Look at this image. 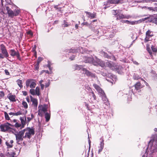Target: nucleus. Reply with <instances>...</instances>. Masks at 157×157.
I'll use <instances>...</instances> for the list:
<instances>
[{"mask_svg": "<svg viewBox=\"0 0 157 157\" xmlns=\"http://www.w3.org/2000/svg\"><path fill=\"white\" fill-rule=\"evenodd\" d=\"M6 9L9 17L12 18L14 16H18L20 13L19 10H15L13 11L8 6H6Z\"/></svg>", "mask_w": 157, "mask_h": 157, "instance_id": "nucleus-1", "label": "nucleus"}, {"mask_svg": "<svg viewBox=\"0 0 157 157\" xmlns=\"http://www.w3.org/2000/svg\"><path fill=\"white\" fill-rule=\"evenodd\" d=\"M25 130V129H24L19 131L17 133L15 134L17 143L18 144H20L21 143V141H22L23 140V139L24 138L23 137Z\"/></svg>", "mask_w": 157, "mask_h": 157, "instance_id": "nucleus-2", "label": "nucleus"}, {"mask_svg": "<svg viewBox=\"0 0 157 157\" xmlns=\"http://www.w3.org/2000/svg\"><path fill=\"white\" fill-rule=\"evenodd\" d=\"M12 126L11 124L7 122L1 124L0 125V128L1 131L6 132L11 131L12 128L10 126Z\"/></svg>", "mask_w": 157, "mask_h": 157, "instance_id": "nucleus-3", "label": "nucleus"}, {"mask_svg": "<svg viewBox=\"0 0 157 157\" xmlns=\"http://www.w3.org/2000/svg\"><path fill=\"white\" fill-rule=\"evenodd\" d=\"M25 132H26L25 133V135L24 136V138H27L30 139L32 136L34 135L35 134L34 129L33 128H28L27 129H25Z\"/></svg>", "mask_w": 157, "mask_h": 157, "instance_id": "nucleus-4", "label": "nucleus"}, {"mask_svg": "<svg viewBox=\"0 0 157 157\" xmlns=\"http://www.w3.org/2000/svg\"><path fill=\"white\" fill-rule=\"evenodd\" d=\"M124 2L123 0H109L106 2H105L104 5L107 6L109 4H122Z\"/></svg>", "mask_w": 157, "mask_h": 157, "instance_id": "nucleus-5", "label": "nucleus"}, {"mask_svg": "<svg viewBox=\"0 0 157 157\" xmlns=\"http://www.w3.org/2000/svg\"><path fill=\"white\" fill-rule=\"evenodd\" d=\"M149 45L147 44V51L148 52L150 55L151 56H152V52L151 51H152L153 54H155V53L157 52V48L156 46H151V49L150 48V47L149 46Z\"/></svg>", "mask_w": 157, "mask_h": 157, "instance_id": "nucleus-6", "label": "nucleus"}, {"mask_svg": "<svg viewBox=\"0 0 157 157\" xmlns=\"http://www.w3.org/2000/svg\"><path fill=\"white\" fill-rule=\"evenodd\" d=\"M132 17V16L129 15H124L123 13H119L117 15V20H119L122 19H130Z\"/></svg>", "mask_w": 157, "mask_h": 157, "instance_id": "nucleus-7", "label": "nucleus"}, {"mask_svg": "<svg viewBox=\"0 0 157 157\" xmlns=\"http://www.w3.org/2000/svg\"><path fill=\"white\" fill-rule=\"evenodd\" d=\"M107 65L111 69L115 70L118 68V66L113 62L111 61L107 62Z\"/></svg>", "mask_w": 157, "mask_h": 157, "instance_id": "nucleus-8", "label": "nucleus"}, {"mask_svg": "<svg viewBox=\"0 0 157 157\" xmlns=\"http://www.w3.org/2000/svg\"><path fill=\"white\" fill-rule=\"evenodd\" d=\"M153 33L149 30H148L146 33V37L145 39V42H146L150 40V38L153 36Z\"/></svg>", "mask_w": 157, "mask_h": 157, "instance_id": "nucleus-9", "label": "nucleus"}, {"mask_svg": "<svg viewBox=\"0 0 157 157\" xmlns=\"http://www.w3.org/2000/svg\"><path fill=\"white\" fill-rule=\"evenodd\" d=\"M93 85L101 96L105 94L104 91L98 85L95 84H93Z\"/></svg>", "mask_w": 157, "mask_h": 157, "instance_id": "nucleus-10", "label": "nucleus"}, {"mask_svg": "<svg viewBox=\"0 0 157 157\" xmlns=\"http://www.w3.org/2000/svg\"><path fill=\"white\" fill-rule=\"evenodd\" d=\"M0 47L2 54L4 55L6 57H8L9 56V54L5 46L3 44H2L1 45Z\"/></svg>", "mask_w": 157, "mask_h": 157, "instance_id": "nucleus-11", "label": "nucleus"}, {"mask_svg": "<svg viewBox=\"0 0 157 157\" xmlns=\"http://www.w3.org/2000/svg\"><path fill=\"white\" fill-rule=\"evenodd\" d=\"M10 55L13 57L17 56V57H19V54L18 51L16 52L14 49H11L10 51Z\"/></svg>", "mask_w": 157, "mask_h": 157, "instance_id": "nucleus-12", "label": "nucleus"}, {"mask_svg": "<svg viewBox=\"0 0 157 157\" xmlns=\"http://www.w3.org/2000/svg\"><path fill=\"white\" fill-rule=\"evenodd\" d=\"M82 71L84 72V74L88 76H91L94 78L96 77V76L94 74L91 73V72L86 70L85 68L82 69Z\"/></svg>", "mask_w": 157, "mask_h": 157, "instance_id": "nucleus-13", "label": "nucleus"}, {"mask_svg": "<svg viewBox=\"0 0 157 157\" xmlns=\"http://www.w3.org/2000/svg\"><path fill=\"white\" fill-rule=\"evenodd\" d=\"M39 108L40 110L42 111L43 113H45L47 111V105H44L43 106L41 105L40 106H39Z\"/></svg>", "mask_w": 157, "mask_h": 157, "instance_id": "nucleus-14", "label": "nucleus"}, {"mask_svg": "<svg viewBox=\"0 0 157 157\" xmlns=\"http://www.w3.org/2000/svg\"><path fill=\"white\" fill-rule=\"evenodd\" d=\"M84 61L86 63H90L92 62L93 60V59L92 57H87L84 56Z\"/></svg>", "mask_w": 157, "mask_h": 157, "instance_id": "nucleus-15", "label": "nucleus"}, {"mask_svg": "<svg viewBox=\"0 0 157 157\" xmlns=\"http://www.w3.org/2000/svg\"><path fill=\"white\" fill-rule=\"evenodd\" d=\"M20 119L21 121L22 125V127H24V126L26 123V117L25 116L24 117H21Z\"/></svg>", "mask_w": 157, "mask_h": 157, "instance_id": "nucleus-16", "label": "nucleus"}, {"mask_svg": "<svg viewBox=\"0 0 157 157\" xmlns=\"http://www.w3.org/2000/svg\"><path fill=\"white\" fill-rule=\"evenodd\" d=\"M92 62L93 65H94L97 66L98 65L100 64L101 63V61L96 58L95 60L93 59Z\"/></svg>", "mask_w": 157, "mask_h": 157, "instance_id": "nucleus-17", "label": "nucleus"}, {"mask_svg": "<svg viewBox=\"0 0 157 157\" xmlns=\"http://www.w3.org/2000/svg\"><path fill=\"white\" fill-rule=\"evenodd\" d=\"M31 101L32 102L33 104L34 105V106L35 107H37L38 104L37 100L35 98H33L32 96H30Z\"/></svg>", "mask_w": 157, "mask_h": 157, "instance_id": "nucleus-18", "label": "nucleus"}, {"mask_svg": "<svg viewBox=\"0 0 157 157\" xmlns=\"http://www.w3.org/2000/svg\"><path fill=\"white\" fill-rule=\"evenodd\" d=\"M13 140H10V142L8 141H6V144L7 147L8 148H12L13 146Z\"/></svg>", "mask_w": 157, "mask_h": 157, "instance_id": "nucleus-19", "label": "nucleus"}, {"mask_svg": "<svg viewBox=\"0 0 157 157\" xmlns=\"http://www.w3.org/2000/svg\"><path fill=\"white\" fill-rule=\"evenodd\" d=\"M104 140L103 139H102L101 141V142L100 144V147H99V148L98 150V153H99L100 152H101L102 151L104 147Z\"/></svg>", "mask_w": 157, "mask_h": 157, "instance_id": "nucleus-20", "label": "nucleus"}, {"mask_svg": "<svg viewBox=\"0 0 157 157\" xmlns=\"http://www.w3.org/2000/svg\"><path fill=\"white\" fill-rule=\"evenodd\" d=\"M143 87V86L140 82H137L135 85V87L136 90H139Z\"/></svg>", "mask_w": 157, "mask_h": 157, "instance_id": "nucleus-21", "label": "nucleus"}, {"mask_svg": "<svg viewBox=\"0 0 157 157\" xmlns=\"http://www.w3.org/2000/svg\"><path fill=\"white\" fill-rule=\"evenodd\" d=\"M87 15H88V17H90V18L92 19L94 18H95L96 15L95 13H91L90 12H86Z\"/></svg>", "mask_w": 157, "mask_h": 157, "instance_id": "nucleus-22", "label": "nucleus"}, {"mask_svg": "<svg viewBox=\"0 0 157 157\" xmlns=\"http://www.w3.org/2000/svg\"><path fill=\"white\" fill-rule=\"evenodd\" d=\"M101 96V98L104 103H105L106 105H107V104L108 103V99L106 98L105 94H104V95H103Z\"/></svg>", "mask_w": 157, "mask_h": 157, "instance_id": "nucleus-23", "label": "nucleus"}, {"mask_svg": "<svg viewBox=\"0 0 157 157\" xmlns=\"http://www.w3.org/2000/svg\"><path fill=\"white\" fill-rule=\"evenodd\" d=\"M157 138V136H155V137L153 139L151 140L148 143V147H151L153 145V143L154 142L156 139Z\"/></svg>", "mask_w": 157, "mask_h": 157, "instance_id": "nucleus-24", "label": "nucleus"}, {"mask_svg": "<svg viewBox=\"0 0 157 157\" xmlns=\"http://www.w3.org/2000/svg\"><path fill=\"white\" fill-rule=\"evenodd\" d=\"M83 67L81 65H75V70H82V69H84Z\"/></svg>", "mask_w": 157, "mask_h": 157, "instance_id": "nucleus-25", "label": "nucleus"}, {"mask_svg": "<svg viewBox=\"0 0 157 157\" xmlns=\"http://www.w3.org/2000/svg\"><path fill=\"white\" fill-rule=\"evenodd\" d=\"M141 22V20H139L138 21H130V24L132 25H136L139 23H140Z\"/></svg>", "mask_w": 157, "mask_h": 157, "instance_id": "nucleus-26", "label": "nucleus"}, {"mask_svg": "<svg viewBox=\"0 0 157 157\" xmlns=\"http://www.w3.org/2000/svg\"><path fill=\"white\" fill-rule=\"evenodd\" d=\"M100 53L102 56H103L105 58H109V56L106 53L103 52L102 50L100 52Z\"/></svg>", "mask_w": 157, "mask_h": 157, "instance_id": "nucleus-27", "label": "nucleus"}, {"mask_svg": "<svg viewBox=\"0 0 157 157\" xmlns=\"http://www.w3.org/2000/svg\"><path fill=\"white\" fill-rule=\"evenodd\" d=\"M33 79H27L26 82L25 84L26 86L27 87L30 86V85Z\"/></svg>", "mask_w": 157, "mask_h": 157, "instance_id": "nucleus-28", "label": "nucleus"}, {"mask_svg": "<svg viewBox=\"0 0 157 157\" xmlns=\"http://www.w3.org/2000/svg\"><path fill=\"white\" fill-rule=\"evenodd\" d=\"M91 91L89 93V95L91 96H92L93 97V100H96V97L95 95L94 92L91 90Z\"/></svg>", "mask_w": 157, "mask_h": 157, "instance_id": "nucleus-29", "label": "nucleus"}, {"mask_svg": "<svg viewBox=\"0 0 157 157\" xmlns=\"http://www.w3.org/2000/svg\"><path fill=\"white\" fill-rule=\"evenodd\" d=\"M9 99L10 100V101H16V100L15 99V96L13 95H10L9 97Z\"/></svg>", "mask_w": 157, "mask_h": 157, "instance_id": "nucleus-30", "label": "nucleus"}, {"mask_svg": "<svg viewBox=\"0 0 157 157\" xmlns=\"http://www.w3.org/2000/svg\"><path fill=\"white\" fill-rule=\"evenodd\" d=\"M36 85V82L34 81V80L33 79L30 85V87L32 88H34L35 87Z\"/></svg>", "mask_w": 157, "mask_h": 157, "instance_id": "nucleus-31", "label": "nucleus"}, {"mask_svg": "<svg viewBox=\"0 0 157 157\" xmlns=\"http://www.w3.org/2000/svg\"><path fill=\"white\" fill-rule=\"evenodd\" d=\"M14 126L17 128H19L20 129H21L23 128L22 127V125H21V124L17 122H16L15 124H14Z\"/></svg>", "mask_w": 157, "mask_h": 157, "instance_id": "nucleus-32", "label": "nucleus"}, {"mask_svg": "<svg viewBox=\"0 0 157 157\" xmlns=\"http://www.w3.org/2000/svg\"><path fill=\"white\" fill-rule=\"evenodd\" d=\"M45 117L46 118V121L47 122L50 119V115L49 113H45Z\"/></svg>", "mask_w": 157, "mask_h": 157, "instance_id": "nucleus-33", "label": "nucleus"}, {"mask_svg": "<svg viewBox=\"0 0 157 157\" xmlns=\"http://www.w3.org/2000/svg\"><path fill=\"white\" fill-rule=\"evenodd\" d=\"M22 80L20 79H18L17 81L18 85L21 88L23 87V86L22 85Z\"/></svg>", "mask_w": 157, "mask_h": 157, "instance_id": "nucleus-34", "label": "nucleus"}, {"mask_svg": "<svg viewBox=\"0 0 157 157\" xmlns=\"http://www.w3.org/2000/svg\"><path fill=\"white\" fill-rule=\"evenodd\" d=\"M35 92L36 93V95L38 96H39L40 95V88L39 87H36L35 90Z\"/></svg>", "mask_w": 157, "mask_h": 157, "instance_id": "nucleus-35", "label": "nucleus"}, {"mask_svg": "<svg viewBox=\"0 0 157 157\" xmlns=\"http://www.w3.org/2000/svg\"><path fill=\"white\" fill-rule=\"evenodd\" d=\"M22 104L23 105V107L25 109H27L28 107V104L27 102L24 101H22Z\"/></svg>", "mask_w": 157, "mask_h": 157, "instance_id": "nucleus-36", "label": "nucleus"}, {"mask_svg": "<svg viewBox=\"0 0 157 157\" xmlns=\"http://www.w3.org/2000/svg\"><path fill=\"white\" fill-rule=\"evenodd\" d=\"M69 25L68 24V23L65 20H64L63 21V26L64 27H68Z\"/></svg>", "mask_w": 157, "mask_h": 157, "instance_id": "nucleus-37", "label": "nucleus"}, {"mask_svg": "<svg viewBox=\"0 0 157 157\" xmlns=\"http://www.w3.org/2000/svg\"><path fill=\"white\" fill-rule=\"evenodd\" d=\"M4 113L6 119L7 120H10V117H9L8 113L6 112H4Z\"/></svg>", "mask_w": 157, "mask_h": 157, "instance_id": "nucleus-38", "label": "nucleus"}, {"mask_svg": "<svg viewBox=\"0 0 157 157\" xmlns=\"http://www.w3.org/2000/svg\"><path fill=\"white\" fill-rule=\"evenodd\" d=\"M133 78L135 80H138L140 78V77L136 74H134L133 76Z\"/></svg>", "mask_w": 157, "mask_h": 157, "instance_id": "nucleus-39", "label": "nucleus"}, {"mask_svg": "<svg viewBox=\"0 0 157 157\" xmlns=\"http://www.w3.org/2000/svg\"><path fill=\"white\" fill-rule=\"evenodd\" d=\"M22 112L21 111H18L17 112L14 113V116H18L22 115Z\"/></svg>", "mask_w": 157, "mask_h": 157, "instance_id": "nucleus-40", "label": "nucleus"}, {"mask_svg": "<svg viewBox=\"0 0 157 157\" xmlns=\"http://www.w3.org/2000/svg\"><path fill=\"white\" fill-rule=\"evenodd\" d=\"M43 60V58L42 57H39L37 60V63H36V64H37V66H38L39 63L40 62L42 61Z\"/></svg>", "mask_w": 157, "mask_h": 157, "instance_id": "nucleus-41", "label": "nucleus"}, {"mask_svg": "<svg viewBox=\"0 0 157 157\" xmlns=\"http://www.w3.org/2000/svg\"><path fill=\"white\" fill-rule=\"evenodd\" d=\"M151 21L157 25V17L154 18L151 20Z\"/></svg>", "mask_w": 157, "mask_h": 157, "instance_id": "nucleus-42", "label": "nucleus"}, {"mask_svg": "<svg viewBox=\"0 0 157 157\" xmlns=\"http://www.w3.org/2000/svg\"><path fill=\"white\" fill-rule=\"evenodd\" d=\"M30 94L33 95H35L36 94L35 90L34 89L30 90Z\"/></svg>", "mask_w": 157, "mask_h": 157, "instance_id": "nucleus-43", "label": "nucleus"}, {"mask_svg": "<svg viewBox=\"0 0 157 157\" xmlns=\"http://www.w3.org/2000/svg\"><path fill=\"white\" fill-rule=\"evenodd\" d=\"M118 11L119 10H113L112 11V13L113 14L116 15L117 14V13H118Z\"/></svg>", "mask_w": 157, "mask_h": 157, "instance_id": "nucleus-44", "label": "nucleus"}, {"mask_svg": "<svg viewBox=\"0 0 157 157\" xmlns=\"http://www.w3.org/2000/svg\"><path fill=\"white\" fill-rule=\"evenodd\" d=\"M121 22L123 23H126L128 24H130V21L128 20H122Z\"/></svg>", "mask_w": 157, "mask_h": 157, "instance_id": "nucleus-45", "label": "nucleus"}, {"mask_svg": "<svg viewBox=\"0 0 157 157\" xmlns=\"http://www.w3.org/2000/svg\"><path fill=\"white\" fill-rule=\"evenodd\" d=\"M79 50V49H71V52H72L73 53H74L75 52H78Z\"/></svg>", "mask_w": 157, "mask_h": 157, "instance_id": "nucleus-46", "label": "nucleus"}, {"mask_svg": "<svg viewBox=\"0 0 157 157\" xmlns=\"http://www.w3.org/2000/svg\"><path fill=\"white\" fill-rule=\"evenodd\" d=\"M5 95V94L3 91H0V97H3Z\"/></svg>", "mask_w": 157, "mask_h": 157, "instance_id": "nucleus-47", "label": "nucleus"}, {"mask_svg": "<svg viewBox=\"0 0 157 157\" xmlns=\"http://www.w3.org/2000/svg\"><path fill=\"white\" fill-rule=\"evenodd\" d=\"M44 113L42 111H41L39 109L38 111V114L40 116H41L42 115L43 113Z\"/></svg>", "mask_w": 157, "mask_h": 157, "instance_id": "nucleus-48", "label": "nucleus"}, {"mask_svg": "<svg viewBox=\"0 0 157 157\" xmlns=\"http://www.w3.org/2000/svg\"><path fill=\"white\" fill-rule=\"evenodd\" d=\"M151 0H143L141 1V3H148L150 2Z\"/></svg>", "mask_w": 157, "mask_h": 157, "instance_id": "nucleus-49", "label": "nucleus"}, {"mask_svg": "<svg viewBox=\"0 0 157 157\" xmlns=\"http://www.w3.org/2000/svg\"><path fill=\"white\" fill-rule=\"evenodd\" d=\"M4 71H5V74L6 75H10V73L9 72V71L7 70L6 69Z\"/></svg>", "mask_w": 157, "mask_h": 157, "instance_id": "nucleus-50", "label": "nucleus"}, {"mask_svg": "<svg viewBox=\"0 0 157 157\" xmlns=\"http://www.w3.org/2000/svg\"><path fill=\"white\" fill-rule=\"evenodd\" d=\"M75 57V55H73L71 56L69 58L71 60H72L74 59Z\"/></svg>", "mask_w": 157, "mask_h": 157, "instance_id": "nucleus-51", "label": "nucleus"}, {"mask_svg": "<svg viewBox=\"0 0 157 157\" xmlns=\"http://www.w3.org/2000/svg\"><path fill=\"white\" fill-rule=\"evenodd\" d=\"M5 57V56L2 54H0V59H3Z\"/></svg>", "mask_w": 157, "mask_h": 157, "instance_id": "nucleus-52", "label": "nucleus"}, {"mask_svg": "<svg viewBox=\"0 0 157 157\" xmlns=\"http://www.w3.org/2000/svg\"><path fill=\"white\" fill-rule=\"evenodd\" d=\"M32 119H31V117H27V122L29 123L31 120Z\"/></svg>", "mask_w": 157, "mask_h": 157, "instance_id": "nucleus-53", "label": "nucleus"}, {"mask_svg": "<svg viewBox=\"0 0 157 157\" xmlns=\"http://www.w3.org/2000/svg\"><path fill=\"white\" fill-rule=\"evenodd\" d=\"M147 9L149 11L153 10V9L152 7H147Z\"/></svg>", "mask_w": 157, "mask_h": 157, "instance_id": "nucleus-54", "label": "nucleus"}, {"mask_svg": "<svg viewBox=\"0 0 157 157\" xmlns=\"http://www.w3.org/2000/svg\"><path fill=\"white\" fill-rule=\"evenodd\" d=\"M22 93L23 94V95L25 96H26L27 94V92L25 91H23Z\"/></svg>", "mask_w": 157, "mask_h": 157, "instance_id": "nucleus-55", "label": "nucleus"}, {"mask_svg": "<svg viewBox=\"0 0 157 157\" xmlns=\"http://www.w3.org/2000/svg\"><path fill=\"white\" fill-rule=\"evenodd\" d=\"M49 85H50L49 82H48L45 85V86L46 88L47 87L49 86Z\"/></svg>", "mask_w": 157, "mask_h": 157, "instance_id": "nucleus-56", "label": "nucleus"}, {"mask_svg": "<svg viewBox=\"0 0 157 157\" xmlns=\"http://www.w3.org/2000/svg\"><path fill=\"white\" fill-rule=\"evenodd\" d=\"M40 85L41 86V89L43 90L44 88V84H40Z\"/></svg>", "mask_w": 157, "mask_h": 157, "instance_id": "nucleus-57", "label": "nucleus"}, {"mask_svg": "<svg viewBox=\"0 0 157 157\" xmlns=\"http://www.w3.org/2000/svg\"><path fill=\"white\" fill-rule=\"evenodd\" d=\"M82 24H83L84 25H86L87 26H89V24L87 22H83V23Z\"/></svg>", "mask_w": 157, "mask_h": 157, "instance_id": "nucleus-58", "label": "nucleus"}, {"mask_svg": "<svg viewBox=\"0 0 157 157\" xmlns=\"http://www.w3.org/2000/svg\"><path fill=\"white\" fill-rule=\"evenodd\" d=\"M26 99L28 102H29L30 101V100L28 97H27L26 98Z\"/></svg>", "mask_w": 157, "mask_h": 157, "instance_id": "nucleus-59", "label": "nucleus"}, {"mask_svg": "<svg viewBox=\"0 0 157 157\" xmlns=\"http://www.w3.org/2000/svg\"><path fill=\"white\" fill-rule=\"evenodd\" d=\"M9 114L10 115H13V116H14V113H12V112H10V113H9Z\"/></svg>", "mask_w": 157, "mask_h": 157, "instance_id": "nucleus-60", "label": "nucleus"}, {"mask_svg": "<svg viewBox=\"0 0 157 157\" xmlns=\"http://www.w3.org/2000/svg\"><path fill=\"white\" fill-rule=\"evenodd\" d=\"M36 69L37 70L38 69H39V65L37 66V64H36Z\"/></svg>", "mask_w": 157, "mask_h": 157, "instance_id": "nucleus-61", "label": "nucleus"}, {"mask_svg": "<svg viewBox=\"0 0 157 157\" xmlns=\"http://www.w3.org/2000/svg\"><path fill=\"white\" fill-rule=\"evenodd\" d=\"M133 63L135 64H136V65L138 64V62L136 61H133Z\"/></svg>", "mask_w": 157, "mask_h": 157, "instance_id": "nucleus-62", "label": "nucleus"}, {"mask_svg": "<svg viewBox=\"0 0 157 157\" xmlns=\"http://www.w3.org/2000/svg\"><path fill=\"white\" fill-rule=\"evenodd\" d=\"M48 67L50 70H52V68H51L50 66L49 65H48Z\"/></svg>", "mask_w": 157, "mask_h": 157, "instance_id": "nucleus-63", "label": "nucleus"}, {"mask_svg": "<svg viewBox=\"0 0 157 157\" xmlns=\"http://www.w3.org/2000/svg\"><path fill=\"white\" fill-rule=\"evenodd\" d=\"M43 82H44L43 80H40L39 82V83L40 84H42V83Z\"/></svg>", "mask_w": 157, "mask_h": 157, "instance_id": "nucleus-64", "label": "nucleus"}]
</instances>
